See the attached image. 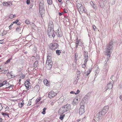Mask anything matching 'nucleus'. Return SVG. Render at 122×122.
I'll return each mask as SVG.
<instances>
[{
	"instance_id": "61",
	"label": "nucleus",
	"mask_w": 122,
	"mask_h": 122,
	"mask_svg": "<svg viewBox=\"0 0 122 122\" xmlns=\"http://www.w3.org/2000/svg\"><path fill=\"white\" fill-rule=\"evenodd\" d=\"M3 86L2 83H0V87Z\"/></svg>"
},
{
	"instance_id": "62",
	"label": "nucleus",
	"mask_w": 122,
	"mask_h": 122,
	"mask_svg": "<svg viewBox=\"0 0 122 122\" xmlns=\"http://www.w3.org/2000/svg\"><path fill=\"white\" fill-rule=\"evenodd\" d=\"M13 86V85H10L9 86H8L7 87H12V86Z\"/></svg>"
},
{
	"instance_id": "37",
	"label": "nucleus",
	"mask_w": 122,
	"mask_h": 122,
	"mask_svg": "<svg viewBox=\"0 0 122 122\" xmlns=\"http://www.w3.org/2000/svg\"><path fill=\"white\" fill-rule=\"evenodd\" d=\"M7 81H3L2 83L3 84V85L4 86V85H5V84H9L8 83H7Z\"/></svg>"
},
{
	"instance_id": "16",
	"label": "nucleus",
	"mask_w": 122,
	"mask_h": 122,
	"mask_svg": "<svg viewBox=\"0 0 122 122\" xmlns=\"http://www.w3.org/2000/svg\"><path fill=\"white\" fill-rule=\"evenodd\" d=\"M51 54L50 53H48L47 54V60L46 61V62H47L48 61V62H52L51 60Z\"/></svg>"
},
{
	"instance_id": "52",
	"label": "nucleus",
	"mask_w": 122,
	"mask_h": 122,
	"mask_svg": "<svg viewBox=\"0 0 122 122\" xmlns=\"http://www.w3.org/2000/svg\"><path fill=\"white\" fill-rule=\"evenodd\" d=\"M91 72V71H89V70L87 71V74H86V75L88 76L89 74H90Z\"/></svg>"
},
{
	"instance_id": "28",
	"label": "nucleus",
	"mask_w": 122,
	"mask_h": 122,
	"mask_svg": "<svg viewBox=\"0 0 122 122\" xmlns=\"http://www.w3.org/2000/svg\"><path fill=\"white\" fill-rule=\"evenodd\" d=\"M61 115L59 117L60 119L61 120H62L63 119L64 117H65V115L63 114H61Z\"/></svg>"
},
{
	"instance_id": "14",
	"label": "nucleus",
	"mask_w": 122,
	"mask_h": 122,
	"mask_svg": "<svg viewBox=\"0 0 122 122\" xmlns=\"http://www.w3.org/2000/svg\"><path fill=\"white\" fill-rule=\"evenodd\" d=\"M40 89L39 86L38 85H37L34 87L33 90L35 93H36L39 91Z\"/></svg>"
},
{
	"instance_id": "46",
	"label": "nucleus",
	"mask_w": 122,
	"mask_h": 122,
	"mask_svg": "<svg viewBox=\"0 0 122 122\" xmlns=\"http://www.w3.org/2000/svg\"><path fill=\"white\" fill-rule=\"evenodd\" d=\"M93 28V29L95 31V29L96 28V27L94 25H93L92 26Z\"/></svg>"
},
{
	"instance_id": "47",
	"label": "nucleus",
	"mask_w": 122,
	"mask_h": 122,
	"mask_svg": "<svg viewBox=\"0 0 122 122\" xmlns=\"http://www.w3.org/2000/svg\"><path fill=\"white\" fill-rule=\"evenodd\" d=\"M94 118L95 119V120L97 121H98L100 119L98 118H97V117H95Z\"/></svg>"
},
{
	"instance_id": "33",
	"label": "nucleus",
	"mask_w": 122,
	"mask_h": 122,
	"mask_svg": "<svg viewBox=\"0 0 122 122\" xmlns=\"http://www.w3.org/2000/svg\"><path fill=\"white\" fill-rule=\"evenodd\" d=\"M46 108L45 107L44 108V109H43V111L42 112H41V113L43 114H45L46 112H45V110L46 109Z\"/></svg>"
},
{
	"instance_id": "1",
	"label": "nucleus",
	"mask_w": 122,
	"mask_h": 122,
	"mask_svg": "<svg viewBox=\"0 0 122 122\" xmlns=\"http://www.w3.org/2000/svg\"><path fill=\"white\" fill-rule=\"evenodd\" d=\"M70 108V105L69 104H67L61 107L59 110L58 112L61 114H63L69 110Z\"/></svg>"
},
{
	"instance_id": "27",
	"label": "nucleus",
	"mask_w": 122,
	"mask_h": 122,
	"mask_svg": "<svg viewBox=\"0 0 122 122\" xmlns=\"http://www.w3.org/2000/svg\"><path fill=\"white\" fill-rule=\"evenodd\" d=\"M88 97V96H85L83 98L82 100L84 102H85L86 101H87Z\"/></svg>"
},
{
	"instance_id": "23",
	"label": "nucleus",
	"mask_w": 122,
	"mask_h": 122,
	"mask_svg": "<svg viewBox=\"0 0 122 122\" xmlns=\"http://www.w3.org/2000/svg\"><path fill=\"white\" fill-rule=\"evenodd\" d=\"M91 5L92 6L93 9H96V6L93 3V2L91 1L90 3Z\"/></svg>"
},
{
	"instance_id": "7",
	"label": "nucleus",
	"mask_w": 122,
	"mask_h": 122,
	"mask_svg": "<svg viewBox=\"0 0 122 122\" xmlns=\"http://www.w3.org/2000/svg\"><path fill=\"white\" fill-rule=\"evenodd\" d=\"M48 62V61L47 62H46V67L47 69L50 70L52 67V63L50 62Z\"/></svg>"
},
{
	"instance_id": "19",
	"label": "nucleus",
	"mask_w": 122,
	"mask_h": 122,
	"mask_svg": "<svg viewBox=\"0 0 122 122\" xmlns=\"http://www.w3.org/2000/svg\"><path fill=\"white\" fill-rule=\"evenodd\" d=\"M78 100V99L77 98H75L73 101L72 104H73L74 105H76L79 101Z\"/></svg>"
},
{
	"instance_id": "53",
	"label": "nucleus",
	"mask_w": 122,
	"mask_h": 122,
	"mask_svg": "<svg viewBox=\"0 0 122 122\" xmlns=\"http://www.w3.org/2000/svg\"><path fill=\"white\" fill-rule=\"evenodd\" d=\"M27 92V91L26 90H24L23 91V93L24 94H25Z\"/></svg>"
},
{
	"instance_id": "20",
	"label": "nucleus",
	"mask_w": 122,
	"mask_h": 122,
	"mask_svg": "<svg viewBox=\"0 0 122 122\" xmlns=\"http://www.w3.org/2000/svg\"><path fill=\"white\" fill-rule=\"evenodd\" d=\"M99 4L101 7L103 8L104 6V2L100 0L99 1Z\"/></svg>"
},
{
	"instance_id": "49",
	"label": "nucleus",
	"mask_w": 122,
	"mask_h": 122,
	"mask_svg": "<svg viewBox=\"0 0 122 122\" xmlns=\"http://www.w3.org/2000/svg\"><path fill=\"white\" fill-rule=\"evenodd\" d=\"M114 77V75H112L111 77V78H110V79H111V80H112V81H113V77Z\"/></svg>"
},
{
	"instance_id": "26",
	"label": "nucleus",
	"mask_w": 122,
	"mask_h": 122,
	"mask_svg": "<svg viewBox=\"0 0 122 122\" xmlns=\"http://www.w3.org/2000/svg\"><path fill=\"white\" fill-rule=\"evenodd\" d=\"M38 61H36L35 62L34 64V66L35 67H36L38 65Z\"/></svg>"
},
{
	"instance_id": "59",
	"label": "nucleus",
	"mask_w": 122,
	"mask_h": 122,
	"mask_svg": "<svg viewBox=\"0 0 122 122\" xmlns=\"http://www.w3.org/2000/svg\"><path fill=\"white\" fill-rule=\"evenodd\" d=\"M3 68V67L2 66H0V71Z\"/></svg>"
},
{
	"instance_id": "6",
	"label": "nucleus",
	"mask_w": 122,
	"mask_h": 122,
	"mask_svg": "<svg viewBox=\"0 0 122 122\" xmlns=\"http://www.w3.org/2000/svg\"><path fill=\"white\" fill-rule=\"evenodd\" d=\"M109 107L107 106L104 107L102 111L101 112L102 115H104L108 111Z\"/></svg>"
},
{
	"instance_id": "32",
	"label": "nucleus",
	"mask_w": 122,
	"mask_h": 122,
	"mask_svg": "<svg viewBox=\"0 0 122 122\" xmlns=\"http://www.w3.org/2000/svg\"><path fill=\"white\" fill-rule=\"evenodd\" d=\"M47 1L49 5H51L52 1L51 0H47Z\"/></svg>"
},
{
	"instance_id": "44",
	"label": "nucleus",
	"mask_w": 122,
	"mask_h": 122,
	"mask_svg": "<svg viewBox=\"0 0 122 122\" xmlns=\"http://www.w3.org/2000/svg\"><path fill=\"white\" fill-rule=\"evenodd\" d=\"M80 92V91L79 90H77V91L75 93V94L76 95L77 94H78Z\"/></svg>"
},
{
	"instance_id": "10",
	"label": "nucleus",
	"mask_w": 122,
	"mask_h": 122,
	"mask_svg": "<svg viewBox=\"0 0 122 122\" xmlns=\"http://www.w3.org/2000/svg\"><path fill=\"white\" fill-rule=\"evenodd\" d=\"M54 25L53 22L51 20L49 21L48 29H53Z\"/></svg>"
},
{
	"instance_id": "5",
	"label": "nucleus",
	"mask_w": 122,
	"mask_h": 122,
	"mask_svg": "<svg viewBox=\"0 0 122 122\" xmlns=\"http://www.w3.org/2000/svg\"><path fill=\"white\" fill-rule=\"evenodd\" d=\"M58 44L56 43H51L50 46V48L52 50H55L58 47Z\"/></svg>"
},
{
	"instance_id": "15",
	"label": "nucleus",
	"mask_w": 122,
	"mask_h": 122,
	"mask_svg": "<svg viewBox=\"0 0 122 122\" xmlns=\"http://www.w3.org/2000/svg\"><path fill=\"white\" fill-rule=\"evenodd\" d=\"M113 82L111 83L110 82L107 86V87L106 88V90H107L108 89H111L112 87Z\"/></svg>"
},
{
	"instance_id": "4",
	"label": "nucleus",
	"mask_w": 122,
	"mask_h": 122,
	"mask_svg": "<svg viewBox=\"0 0 122 122\" xmlns=\"http://www.w3.org/2000/svg\"><path fill=\"white\" fill-rule=\"evenodd\" d=\"M47 32L48 35L49 37H53V38L55 36V34L53 29H48Z\"/></svg>"
},
{
	"instance_id": "48",
	"label": "nucleus",
	"mask_w": 122,
	"mask_h": 122,
	"mask_svg": "<svg viewBox=\"0 0 122 122\" xmlns=\"http://www.w3.org/2000/svg\"><path fill=\"white\" fill-rule=\"evenodd\" d=\"M94 118L95 119V120L97 121H98L100 119L98 118H97V117H95Z\"/></svg>"
},
{
	"instance_id": "39",
	"label": "nucleus",
	"mask_w": 122,
	"mask_h": 122,
	"mask_svg": "<svg viewBox=\"0 0 122 122\" xmlns=\"http://www.w3.org/2000/svg\"><path fill=\"white\" fill-rule=\"evenodd\" d=\"M107 56V61H108L109 59V58L111 56V55H110V56H109V55H106Z\"/></svg>"
},
{
	"instance_id": "54",
	"label": "nucleus",
	"mask_w": 122,
	"mask_h": 122,
	"mask_svg": "<svg viewBox=\"0 0 122 122\" xmlns=\"http://www.w3.org/2000/svg\"><path fill=\"white\" fill-rule=\"evenodd\" d=\"M63 12H61V13H60V12L59 13V15H63Z\"/></svg>"
},
{
	"instance_id": "64",
	"label": "nucleus",
	"mask_w": 122,
	"mask_h": 122,
	"mask_svg": "<svg viewBox=\"0 0 122 122\" xmlns=\"http://www.w3.org/2000/svg\"><path fill=\"white\" fill-rule=\"evenodd\" d=\"M3 119L1 118H0V122H2V121Z\"/></svg>"
},
{
	"instance_id": "45",
	"label": "nucleus",
	"mask_w": 122,
	"mask_h": 122,
	"mask_svg": "<svg viewBox=\"0 0 122 122\" xmlns=\"http://www.w3.org/2000/svg\"><path fill=\"white\" fill-rule=\"evenodd\" d=\"M26 2L27 4L28 5L30 3V0H27Z\"/></svg>"
},
{
	"instance_id": "12",
	"label": "nucleus",
	"mask_w": 122,
	"mask_h": 122,
	"mask_svg": "<svg viewBox=\"0 0 122 122\" xmlns=\"http://www.w3.org/2000/svg\"><path fill=\"white\" fill-rule=\"evenodd\" d=\"M113 42L112 40L106 46V48H108V49H110V48L111 49L110 47L112 48V50L113 49Z\"/></svg>"
},
{
	"instance_id": "21",
	"label": "nucleus",
	"mask_w": 122,
	"mask_h": 122,
	"mask_svg": "<svg viewBox=\"0 0 122 122\" xmlns=\"http://www.w3.org/2000/svg\"><path fill=\"white\" fill-rule=\"evenodd\" d=\"M76 2L77 4L76 6L78 9H79L81 7V6H83V5H82L81 4V2H78L77 1Z\"/></svg>"
},
{
	"instance_id": "51",
	"label": "nucleus",
	"mask_w": 122,
	"mask_h": 122,
	"mask_svg": "<svg viewBox=\"0 0 122 122\" xmlns=\"http://www.w3.org/2000/svg\"><path fill=\"white\" fill-rule=\"evenodd\" d=\"M3 108V107H2V105H1L0 104V111Z\"/></svg>"
},
{
	"instance_id": "36",
	"label": "nucleus",
	"mask_w": 122,
	"mask_h": 122,
	"mask_svg": "<svg viewBox=\"0 0 122 122\" xmlns=\"http://www.w3.org/2000/svg\"><path fill=\"white\" fill-rule=\"evenodd\" d=\"M41 98H37L36 100V102L37 103V102H39L41 100Z\"/></svg>"
},
{
	"instance_id": "30",
	"label": "nucleus",
	"mask_w": 122,
	"mask_h": 122,
	"mask_svg": "<svg viewBox=\"0 0 122 122\" xmlns=\"http://www.w3.org/2000/svg\"><path fill=\"white\" fill-rule=\"evenodd\" d=\"M61 53L60 50H57L56 51V53L58 55H60V54Z\"/></svg>"
},
{
	"instance_id": "17",
	"label": "nucleus",
	"mask_w": 122,
	"mask_h": 122,
	"mask_svg": "<svg viewBox=\"0 0 122 122\" xmlns=\"http://www.w3.org/2000/svg\"><path fill=\"white\" fill-rule=\"evenodd\" d=\"M12 4V3L10 1H8L7 2H4L3 3V5L4 6H6L7 7L10 6V4Z\"/></svg>"
},
{
	"instance_id": "38",
	"label": "nucleus",
	"mask_w": 122,
	"mask_h": 122,
	"mask_svg": "<svg viewBox=\"0 0 122 122\" xmlns=\"http://www.w3.org/2000/svg\"><path fill=\"white\" fill-rule=\"evenodd\" d=\"M20 30V26L18 27L16 29V31H19Z\"/></svg>"
},
{
	"instance_id": "58",
	"label": "nucleus",
	"mask_w": 122,
	"mask_h": 122,
	"mask_svg": "<svg viewBox=\"0 0 122 122\" xmlns=\"http://www.w3.org/2000/svg\"><path fill=\"white\" fill-rule=\"evenodd\" d=\"M55 102L53 101L51 103V105H53L54 104V103Z\"/></svg>"
},
{
	"instance_id": "3",
	"label": "nucleus",
	"mask_w": 122,
	"mask_h": 122,
	"mask_svg": "<svg viewBox=\"0 0 122 122\" xmlns=\"http://www.w3.org/2000/svg\"><path fill=\"white\" fill-rule=\"evenodd\" d=\"M88 52H87L86 51H84V63L82 65V67L83 68H85L86 67V64L88 61Z\"/></svg>"
},
{
	"instance_id": "35",
	"label": "nucleus",
	"mask_w": 122,
	"mask_h": 122,
	"mask_svg": "<svg viewBox=\"0 0 122 122\" xmlns=\"http://www.w3.org/2000/svg\"><path fill=\"white\" fill-rule=\"evenodd\" d=\"M30 22L29 20H25V23L26 24H30Z\"/></svg>"
},
{
	"instance_id": "41",
	"label": "nucleus",
	"mask_w": 122,
	"mask_h": 122,
	"mask_svg": "<svg viewBox=\"0 0 122 122\" xmlns=\"http://www.w3.org/2000/svg\"><path fill=\"white\" fill-rule=\"evenodd\" d=\"M78 82V80L77 79H76L75 81L74 82V83L75 85H76L77 84Z\"/></svg>"
},
{
	"instance_id": "43",
	"label": "nucleus",
	"mask_w": 122,
	"mask_h": 122,
	"mask_svg": "<svg viewBox=\"0 0 122 122\" xmlns=\"http://www.w3.org/2000/svg\"><path fill=\"white\" fill-rule=\"evenodd\" d=\"M4 71V69L3 67L0 71L1 73H4V72H3Z\"/></svg>"
},
{
	"instance_id": "29",
	"label": "nucleus",
	"mask_w": 122,
	"mask_h": 122,
	"mask_svg": "<svg viewBox=\"0 0 122 122\" xmlns=\"http://www.w3.org/2000/svg\"><path fill=\"white\" fill-rule=\"evenodd\" d=\"M15 15H13V14H11L10 15L9 18L12 19L15 17Z\"/></svg>"
},
{
	"instance_id": "42",
	"label": "nucleus",
	"mask_w": 122,
	"mask_h": 122,
	"mask_svg": "<svg viewBox=\"0 0 122 122\" xmlns=\"http://www.w3.org/2000/svg\"><path fill=\"white\" fill-rule=\"evenodd\" d=\"M19 21V20H17L16 21L13 22V23L14 24H17V23Z\"/></svg>"
},
{
	"instance_id": "34",
	"label": "nucleus",
	"mask_w": 122,
	"mask_h": 122,
	"mask_svg": "<svg viewBox=\"0 0 122 122\" xmlns=\"http://www.w3.org/2000/svg\"><path fill=\"white\" fill-rule=\"evenodd\" d=\"M2 115L4 117H5L6 116H7L8 117H9V115L8 114H7L6 113H4L3 112H2Z\"/></svg>"
},
{
	"instance_id": "55",
	"label": "nucleus",
	"mask_w": 122,
	"mask_h": 122,
	"mask_svg": "<svg viewBox=\"0 0 122 122\" xmlns=\"http://www.w3.org/2000/svg\"><path fill=\"white\" fill-rule=\"evenodd\" d=\"M70 93L71 94H73L74 93L75 94V93L74 92L72 91H71V92H70Z\"/></svg>"
},
{
	"instance_id": "60",
	"label": "nucleus",
	"mask_w": 122,
	"mask_h": 122,
	"mask_svg": "<svg viewBox=\"0 0 122 122\" xmlns=\"http://www.w3.org/2000/svg\"><path fill=\"white\" fill-rule=\"evenodd\" d=\"M120 98L121 100H122V96L121 95L119 97Z\"/></svg>"
},
{
	"instance_id": "22",
	"label": "nucleus",
	"mask_w": 122,
	"mask_h": 122,
	"mask_svg": "<svg viewBox=\"0 0 122 122\" xmlns=\"http://www.w3.org/2000/svg\"><path fill=\"white\" fill-rule=\"evenodd\" d=\"M102 115L101 112L98 113L97 115V118H98L100 119L102 118Z\"/></svg>"
},
{
	"instance_id": "13",
	"label": "nucleus",
	"mask_w": 122,
	"mask_h": 122,
	"mask_svg": "<svg viewBox=\"0 0 122 122\" xmlns=\"http://www.w3.org/2000/svg\"><path fill=\"white\" fill-rule=\"evenodd\" d=\"M84 105L81 106L79 111V113L81 115L84 112Z\"/></svg>"
},
{
	"instance_id": "40",
	"label": "nucleus",
	"mask_w": 122,
	"mask_h": 122,
	"mask_svg": "<svg viewBox=\"0 0 122 122\" xmlns=\"http://www.w3.org/2000/svg\"><path fill=\"white\" fill-rule=\"evenodd\" d=\"M8 71V69L7 70L5 69H4V71L3 72H4V74H5L7 72V71Z\"/></svg>"
},
{
	"instance_id": "2",
	"label": "nucleus",
	"mask_w": 122,
	"mask_h": 122,
	"mask_svg": "<svg viewBox=\"0 0 122 122\" xmlns=\"http://www.w3.org/2000/svg\"><path fill=\"white\" fill-rule=\"evenodd\" d=\"M39 5V12L42 17L44 16L45 13V5L43 0L41 1Z\"/></svg>"
},
{
	"instance_id": "31",
	"label": "nucleus",
	"mask_w": 122,
	"mask_h": 122,
	"mask_svg": "<svg viewBox=\"0 0 122 122\" xmlns=\"http://www.w3.org/2000/svg\"><path fill=\"white\" fill-rule=\"evenodd\" d=\"M24 105V103L22 102L21 103H19L18 104L19 107H22Z\"/></svg>"
},
{
	"instance_id": "24",
	"label": "nucleus",
	"mask_w": 122,
	"mask_h": 122,
	"mask_svg": "<svg viewBox=\"0 0 122 122\" xmlns=\"http://www.w3.org/2000/svg\"><path fill=\"white\" fill-rule=\"evenodd\" d=\"M58 36L59 37H61L62 36V33L61 31L57 32L56 33Z\"/></svg>"
},
{
	"instance_id": "57",
	"label": "nucleus",
	"mask_w": 122,
	"mask_h": 122,
	"mask_svg": "<svg viewBox=\"0 0 122 122\" xmlns=\"http://www.w3.org/2000/svg\"><path fill=\"white\" fill-rule=\"evenodd\" d=\"M3 40H0V43L2 44L3 43Z\"/></svg>"
},
{
	"instance_id": "18",
	"label": "nucleus",
	"mask_w": 122,
	"mask_h": 122,
	"mask_svg": "<svg viewBox=\"0 0 122 122\" xmlns=\"http://www.w3.org/2000/svg\"><path fill=\"white\" fill-rule=\"evenodd\" d=\"M26 87L27 90H28L30 85V83L28 81H26L25 83Z\"/></svg>"
},
{
	"instance_id": "9",
	"label": "nucleus",
	"mask_w": 122,
	"mask_h": 122,
	"mask_svg": "<svg viewBox=\"0 0 122 122\" xmlns=\"http://www.w3.org/2000/svg\"><path fill=\"white\" fill-rule=\"evenodd\" d=\"M110 49H108V48H106V50L105 51V55H109L110 56L112 52V48L110 47Z\"/></svg>"
},
{
	"instance_id": "11",
	"label": "nucleus",
	"mask_w": 122,
	"mask_h": 122,
	"mask_svg": "<svg viewBox=\"0 0 122 122\" xmlns=\"http://www.w3.org/2000/svg\"><path fill=\"white\" fill-rule=\"evenodd\" d=\"M78 10L79 11L80 13H85L86 12V10L84 7L83 5L81 6L80 8L78 9Z\"/></svg>"
},
{
	"instance_id": "50",
	"label": "nucleus",
	"mask_w": 122,
	"mask_h": 122,
	"mask_svg": "<svg viewBox=\"0 0 122 122\" xmlns=\"http://www.w3.org/2000/svg\"><path fill=\"white\" fill-rule=\"evenodd\" d=\"M10 59H8V60L6 61L5 63H8L9 62H10Z\"/></svg>"
},
{
	"instance_id": "56",
	"label": "nucleus",
	"mask_w": 122,
	"mask_h": 122,
	"mask_svg": "<svg viewBox=\"0 0 122 122\" xmlns=\"http://www.w3.org/2000/svg\"><path fill=\"white\" fill-rule=\"evenodd\" d=\"M92 122H97V121H96V120H95V119L94 118V119L92 121Z\"/></svg>"
},
{
	"instance_id": "25",
	"label": "nucleus",
	"mask_w": 122,
	"mask_h": 122,
	"mask_svg": "<svg viewBox=\"0 0 122 122\" xmlns=\"http://www.w3.org/2000/svg\"><path fill=\"white\" fill-rule=\"evenodd\" d=\"M44 84L45 85L48 86L49 85V82L46 79H45L43 81Z\"/></svg>"
},
{
	"instance_id": "8",
	"label": "nucleus",
	"mask_w": 122,
	"mask_h": 122,
	"mask_svg": "<svg viewBox=\"0 0 122 122\" xmlns=\"http://www.w3.org/2000/svg\"><path fill=\"white\" fill-rule=\"evenodd\" d=\"M56 95V94L53 91H51L48 94V97L50 98L54 97Z\"/></svg>"
},
{
	"instance_id": "63",
	"label": "nucleus",
	"mask_w": 122,
	"mask_h": 122,
	"mask_svg": "<svg viewBox=\"0 0 122 122\" xmlns=\"http://www.w3.org/2000/svg\"><path fill=\"white\" fill-rule=\"evenodd\" d=\"M21 77L22 78H24L25 77L24 75H23L22 77Z\"/></svg>"
}]
</instances>
